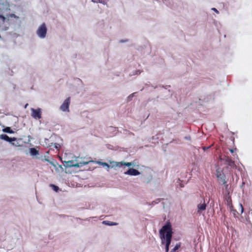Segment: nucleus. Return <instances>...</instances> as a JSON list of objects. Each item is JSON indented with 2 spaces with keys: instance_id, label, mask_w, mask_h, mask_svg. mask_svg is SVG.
Wrapping results in <instances>:
<instances>
[{
  "instance_id": "nucleus-14",
  "label": "nucleus",
  "mask_w": 252,
  "mask_h": 252,
  "mask_svg": "<svg viewBox=\"0 0 252 252\" xmlns=\"http://www.w3.org/2000/svg\"><path fill=\"white\" fill-rule=\"evenodd\" d=\"M229 151L232 154V156L233 157H235V156H236V151H237L236 148L230 149H229Z\"/></svg>"
},
{
  "instance_id": "nucleus-6",
  "label": "nucleus",
  "mask_w": 252,
  "mask_h": 252,
  "mask_svg": "<svg viewBox=\"0 0 252 252\" xmlns=\"http://www.w3.org/2000/svg\"><path fill=\"white\" fill-rule=\"evenodd\" d=\"M31 116L35 119H40L41 118V109L40 108L34 109L31 108Z\"/></svg>"
},
{
  "instance_id": "nucleus-13",
  "label": "nucleus",
  "mask_w": 252,
  "mask_h": 252,
  "mask_svg": "<svg viewBox=\"0 0 252 252\" xmlns=\"http://www.w3.org/2000/svg\"><path fill=\"white\" fill-rule=\"evenodd\" d=\"M3 131L9 133H13L14 131L11 129L10 127H6L3 129Z\"/></svg>"
},
{
  "instance_id": "nucleus-15",
  "label": "nucleus",
  "mask_w": 252,
  "mask_h": 252,
  "mask_svg": "<svg viewBox=\"0 0 252 252\" xmlns=\"http://www.w3.org/2000/svg\"><path fill=\"white\" fill-rule=\"evenodd\" d=\"M50 186L52 187L53 189L56 192H57L59 190V188L58 186H55L54 185L51 184L50 185Z\"/></svg>"
},
{
  "instance_id": "nucleus-29",
  "label": "nucleus",
  "mask_w": 252,
  "mask_h": 252,
  "mask_svg": "<svg viewBox=\"0 0 252 252\" xmlns=\"http://www.w3.org/2000/svg\"><path fill=\"white\" fill-rule=\"evenodd\" d=\"M234 138L233 137V141L234 142Z\"/></svg>"
},
{
  "instance_id": "nucleus-24",
  "label": "nucleus",
  "mask_w": 252,
  "mask_h": 252,
  "mask_svg": "<svg viewBox=\"0 0 252 252\" xmlns=\"http://www.w3.org/2000/svg\"><path fill=\"white\" fill-rule=\"evenodd\" d=\"M100 163L101 164V165H102L103 166H107L108 167H109V165L105 163V162H100Z\"/></svg>"
},
{
  "instance_id": "nucleus-8",
  "label": "nucleus",
  "mask_w": 252,
  "mask_h": 252,
  "mask_svg": "<svg viewBox=\"0 0 252 252\" xmlns=\"http://www.w3.org/2000/svg\"><path fill=\"white\" fill-rule=\"evenodd\" d=\"M124 174L130 176H137L139 175L140 173L137 170L134 168H130L127 171L125 172Z\"/></svg>"
},
{
  "instance_id": "nucleus-19",
  "label": "nucleus",
  "mask_w": 252,
  "mask_h": 252,
  "mask_svg": "<svg viewBox=\"0 0 252 252\" xmlns=\"http://www.w3.org/2000/svg\"><path fill=\"white\" fill-rule=\"evenodd\" d=\"M135 94V93H132L131 94H130L128 97H127V100L128 101H130L132 97L134 96V94Z\"/></svg>"
},
{
  "instance_id": "nucleus-18",
  "label": "nucleus",
  "mask_w": 252,
  "mask_h": 252,
  "mask_svg": "<svg viewBox=\"0 0 252 252\" xmlns=\"http://www.w3.org/2000/svg\"><path fill=\"white\" fill-rule=\"evenodd\" d=\"M238 208L240 211L241 214H242L244 212V208H243L242 205L241 204H239L238 205Z\"/></svg>"
},
{
  "instance_id": "nucleus-22",
  "label": "nucleus",
  "mask_w": 252,
  "mask_h": 252,
  "mask_svg": "<svg viewBox=\"0 0 252 252\" xmlns=\"http://www.w3.org/2000/svg\"><path fill=\"white\" fill-rule=\"evenodd\" d=\"M100 3H103V4H106L107 0H97Z\"/></svg>"
},
{
  "instance_id": "nucleus-26",
  "label": "nucleus",
  "mask_w": 252,
  "mask_h": 252,
  "mask_svg": "<svg viewBox=\"0 0 252 252\" xmlns=\"http://www.w3.org/2000/svg\"><path fill=\"white\" fill-rule=\"evenodd\" d=\"M136 74H140V72L139 71H137Z\"/></svg>"
},
{
  "instance_id": "nucleus-16",
  "label": "nucleus",
  "mask_w": 252,
  "mask_h": 252,
  "mask_svg": "<svg viewBox=\"0 0 252 252\" xmlns=\"http://www.w3.org/2000/svg\"><path fill=\"white\" fill-rule=\"evenodd\" d=\"M103 223L108 225H114L115 224V223L109 221H103Z\"/></svg>"
},
{
  "instance_id": "nucleus-28",
  "label": "nucleus",
  "mask_w": 252,
  "mask_h": 252,
  "mask_svg": "<svg viewBox=\"0 0 252 252\" xmlns=\"http://www.w3.org/2000/svg\"><path fill=\"white\" fill-rule=\"evenodd\" d=\"M58 158H61V157L59 155H58Z\"/></svg>"
},
{
  "instance_id": "nucleus-20",
  "label": "nucleus",
  "mask_w": 252,
  "mask_h": 252,
  "mask_svg": "<svg viewBox=\"0 0 252 252\" xmlns=\"http://www.w3.org/2000/svg\"><path fill=\"white\" fill-rule=\"evenodd\" d=\"M54 147L56 148L57 151L58 152L59 148H60V145L59 144L55 143L54 145Z\"/></svg>"
},
{
  "instance_id": "nucleus-7",
  "label": "nucleus",
  "mask_w": 252,
  "mask_h": 252,
  "mask_svg": "<svg viewBox=\"0 0 252 252\" xmlns=\"http://www.w3.org/2000/svg\"><path fill=\"white\" fill-rule=\"evenodd\" d=\"M225 160L226 163L231 168H236L238 167V165H237L235 161H233L231 158H224Z\"/></svg>"
},
{
  "instance_id": "nucleus-25",
  "label": "nucleus",
  "mask_w": 252,
  "mask_h": 252,
  "mask_svg": "<svg viewBox=\"0 0 252 252\" xmlns=\"http://www.w3.org/2000/svg\"><path fill=\"white\" fill-rule=\"evenodd\" d=\"M212 10H214V11H215L216 13H219L218 10L217 9H216L215 8H213Z\"/></svg>"
},
{
  "instance_id": "nucleus-27",
  "label": "nucleus",
  "mask_w": 252,
  "mask_h": 252,
  "mask_svg": "<svg viewBox=\"0 0 252 252\" xmlns=\"http://www.w3.org/2000/svg\"><path fill=\"white\" fill-rule=\"evenodd\" d=\"M11 17H15V15L14 14H12V15H11Z\"/></svg>"
},
{
  "instance_id": "nucleus-21",
  "label": "nucleus",
  "mask_w": 252,
  "mask_h": 252,
  "mask_svg": "<svg viewBox=\"0 0 252 252\" xmlns=\"http://www.w3.org/2000/svg\"><path fill=\"white\" fill-rule=\"evenodd\" d=\"M180 246V245H179V244H177V245L175 246V247L173 249L172 251H173V252H175L176 250H177L179 248Z\"/></svg>"
},
{
  "instance_id": "nucleus-30",
  "label": "nucleus",
  "mask_w": 252,
  "mask_h": 252,
  "mask_svg": "<svg viewBox=\"0 0 252 252\" xmlns=\"http://www.w3.org/2000/svg\"><path fill=\"white\" fill-rule=\"evenodd\" d=\"M233 211L234 212H236V210H233Z\"/></svg>"
},
{
  "instance_id": "nucleus-12",
  "label": "nucleus",
  "mask_w": 252,
  "mask_h": 252,
  "mask_svg": "<svg viewBox=\"0 0 252 252\" xmlns=\"http://www.w3.org/2000/svg\"><path fill=\"white\" fill-rule=\"evenodd\" d=\"M124 164L126 165L127 166H130L131 165H132V164L131 162L125 163H124ZM123 165V163L122 162H118V163H116V165L117 166H119V167L122 166Z\"/></svg>"
},
{
  "instance_id": "nucleus-1",
  "label": "nucleus",
  "mask_w": 252,
  "mask_h": 252,
  "mask_svg": "<svg viewBox=\"0 0 252 252\" xmlns=\"http://www.w3.org/2000/svg\"><path fill=\"white\" fill-rule=\"evenodd\" d=\"M172 229L171 224L167 222L162 227L159 232L161 245H165V252H168L169 246L171 243L172 237Z\"/></svg>"
},
{
  "instance_id": "nucleus-11",
  "label": "nucleus",
  "mask_w": 252,
  "mask_h": 252,
  "mask_svg": "<svg viewBox=\"0 0 252 252\" xmlns=\"http://www.w3.org/2000/svg\"><path fill=\"white\" fill-rule=\"evenodd\" d=\"M30 153L31 156H35L39 154V151L36 148H32L29 149Z\"/></svg>"
},
{
  "instance_id": "nucleus-23",
  "label": "nucleus",
  "mask_w": 252,
  "mask_h": 252,
  "mask_svg": "<svg viewBox=\"0 0 252 252\" xmlns=\"http://www.w3.org/2000/svg\"><path fill=\"white\" fill-rule=\"evenodd\" d=\"M211 146L206 147V146H203L202 147V150L205 151L206 150H208L211 147Z\"/></svg>"
},
{
  "instance_id": "nucleus-9",
  "label": "nucleus",
  "mask_w": 252,
  "mask_h": 252,
  "mask_svg": "<svg viewBox=\"0 0 252 252\" xmlns=\"http://www.w3.org/2000/svg\"><path fill=\"white\" fill-rule=\"evenodd\" d=\"M206 205L205 203H200L197 205V213L201 214L206 210Z\"/></svg>"
},
{
  "instance_id": "nucleus-10",
  "label": "nucleus",
  "mask_w": 252,
  "mask_h": 252,
  "mask_svg": "<svg viewBox=\"0 0 252 252\" xmlns=\"http://www.w3.org/2000/svg\"><path fill=\"white\" fill-rule=\"evenodd\" d=\"M0 137L1 138V139H3L6 141H8V142H10L16 140L15 138L9 137L8 135H7L6 134H5L0 135Z\"/></svg>"
},
{
  "instance_id": "nucleus-4",
  "label": "nucleus",
  "mask_w": 252,
  "mask_h": 252,
  "mask_svg": "<svg viewBox=\"0 0 252 252\" xmlns=\"http://www.w3.org/2000/svg\"><path fill=\"white\" fill-rule=\"evenodd\" d=\"M47 31L45 24L43 23L38 28L36 33L40 38H43L46 35Z\"/></svg>"
},
{
  "instance_id": "nucleus-2",
  "label": "nucleus",
  "mask_w": 252,
  "mask_h": 252,
  "mask_svg": "<svg viewBox=\"0 0 252 252\" xmlns=\"http://www.w3.org/2000/svg\"><path fill=\"white\" fill-rule=\"evenodd\" d=\"M92 161H87V162H78L76 160H70L68 161H63L64 162V165L66 167H81L84 165H85L89 162H91Z\"/></svg>"
},
{
  "instance_id": "nucleus-5",
  "label": "nucleus",
  "mask_w": 252,
  "mask_h": 252,
  "mask_svg": "<svg viewBox=\"0 0 252 252\" xmlns=\"http://www.w3.org/2000/svg\"><path fill=\"white\" fill-rule=\"evenodd\" d=\"M70 103V97H68L64 100L60 106V109L63 112H69V106Z\"/></svg>"
},
{
  "instance_id": "nucleus-3",
  "label": "nucleus",
  "mask_w": 252,
  "mask_h": 252,
  "mask_svg": "<svg viewBox=\"0 0 252 252\" xmlns=\"http://www.w3.org/2000/svg\"><path fill=\"white\" fill-rule=\"evenodd\" d=\"M9 10L8 5L6 3H0V19L3 21H4L6 19L5 15H6V12Z\"/></svg>"
},
{
  "instance_id": "nucleus-17",
  "label": "nucleus",
  "mask_w": 252,
  "mask_h": 252,
  "mask_svg": "<svg viewBox=\"0 0 252 252\" xmlns=\"http://www.w3.org/2000/svg\"><path fill=\"white\" fill-rule=\"evenodd\" d=\"M216 175L218 177V178H222L223 177V174H222L220 171L217 170V174H216Z\"/></svg>"
}]
</instances>
